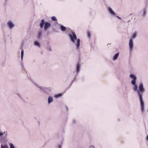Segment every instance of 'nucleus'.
<instances>
[{
    "mask_svg": "<svg viewBox=\"0 0 148 148\" xmlns=\"http://www.w3.org/2000/svg\"><path fill=\"white\" fill-rule=\"evenodd\" d=\"M42 32L40 30L38 31V38L41 37L42 35Z\"/></svg>",
    "mask_w": 148,
    "mask_h": 148,
    "instance_id": "obj_11",
    "label": "nucleus"
},
{
    "mask_svg": "<svg viewBox=\"0 0 148 148\" xmlns=\"http://www.w3.org/2000/svg\"><path fill=\"white\" fill-rule=\"evenodd\" d=\"M34 44L36 46L38 47H40V44L37 41H35L34 42Z\"/></svg>",
    "mask_w": 148,
    "mask_h": 148,
    "instance_id": "obj_12",
    "label": "nucleus"
},
{
    "mask_svg": "<svg viewBox=\"0 0 148 148\" xmlns=\"http://www.w3.org/2000/svg\"><path fill=\"white\" fill-rule=\"evenodd\" d=\"M40 88L41 89H42V90H44V88H41V87H40Z\"/></svg>",
    "mask_w": 148,
    "mask_h": 148,
    "instance_id": "obj_27",
    "label": "nucleus"
},
{
    "mask_svg": "<svg viewBox=\"0 0 148 148\" xmlns=\"http://www.w3.org/2000/svg\"><path fill=\"white\" fill-rule=\"evenodd\" d=\"M130 77L132 79L131 81V84L134 86V90L137 92L140 101L141 110L143 112V111L144 109V102L142 98V95L145 91L143 85L142 83L140 84L139 86L138 89L137 86L136 84V76L133 74H130Z\"/></svg>",
    "mask_w": 148,
    "mask_h": 148,
    "instance_id": "obj_1",
    "label": "nucleus"
},
{
    "mask_svg": "<svg viewBox=\"0 0 148 148\" xmlns=\"http://www.w3.org/2000/svg\"><path fill=\"white\" fill-rule=\"evenodd\" d=\"M8 146L6 145H1V148H8Z\"/></svg>",
    "mask_w": 148,
    "mask_h": 148,
    "instance_id": "obj_16",
    "label": "nucleus"
},
{
    "mask_svg": "<svg viewBox=\"0 0 148 148\" xmlns=\"http://www.w3.org/2000/svg\"><path fill=\"white\" fill-rule=\"evenodd\" d=\"M53 101V99L51 97L49 96L48 99V103H50Z\"/></svg>",
    "mask_w": 148,
    "mask_h": 148,
    "instance_id": "obj_9",
    "label": "nucleus"
},
{
    "mask_svg": "<svg viewBox=\"0 0 148 148\" xmlns=\"http://www.w3.org/2000/svg\"><path fill=\"white\" fill-rule=\"evenodd\" d=\"M50 25L51 24L49 23H46L44 26V29L45 30H46L50 26Z\"/></svg>",
    "mask_w": 148,
    "mask_h": 148,
    "instance_id": "obj_4",
    "label": "nucleus"
},
{
    "mask_svg": "<svg viewBox=\"0 0 148 148\" xmlns=\"http://www.w3.org/2000/svg\"><path fill=\"white\" fill-rule=\"evenodd\" d=\"M146 139H147V140H148V135H147V137H146Z\"/></svg>",
    "mask_w": 148,
    "mask_h": 148,
    "instance_id": "obj_26",
    "label": "nucleus"
},
{
    "mask_svg": "<svg viewBox=\"0 0 148 148\" xmlns=\"http://www.w3.org/2000/svg\"><path fill=\"white\" fill-rule=\"evenodd\" d=\"M108 10L110 13L112 15L115 16V13L112 10L111 8H108Z\"/></svg>",
    "mask_w": 148,
    "mask_h": 148,
    "instance_id": "obj_6",
    "label": "nucleus"
},
{
    "mask_svg": "<svg viewBox=\"0 0 148 148\" xmlns=\"http://www.w3.org/2000/svg\"><path fill=\"white\" fill-rule=\"evenodd\" d=\"M51 19L53 21H56L57 20L56 17L54 16L52 17Z\"/></svg>",
    "mask_w": 148,
    "mask_h": 148,
    "instance_id": "obj_18",
    "label": "nucleus"
},
{
    "mask_svg": "<svg viewBox=\"0 0 148 148\" xmlns=\"http://www.w3.org/2000/svg\"><path fill=\"white\" fill-rule=\"evenodd\" d=\"M129 45L130 50H132L133 49V41L132 39H130V40L129 42Z\"/></svg>",
    "mask_w": 148,
    "mask_h": 148,
    "instance_id": "obj_3",
    "label": "nucleus"
},
{
    "mask_svg": "<svg viewBox=\"0 0 148 148\" xmlns=\"http://www.w3.org/2000/svg\"><path fill=\"white\" fill-rule=\"evenodd\" d=\"M132 14H130V15H131H131H132Z\"/></svg>",
    "mask_w": 148,
    "mask_h": 148,
    "instance_id": "obj_29",
    "label": "nucleus"
},
{
    "mask_svg": "<svg viewBox=\"0 0 148 148\" xmlns=\"http://www.w3.org/2000/svg\"><path fill=\"white\" fill-rule=\"evenodd\" d=\"M119 53H117L113 57V60H116L118 58V57L119 56Z\"/></svg>",
    "mask_w": 148,
    "mask_h": 148,
    "instance_id": "obj_8",
    "label": "nucleus"
},
{
    "mask_svg": "<svg viewBox=\"0 0 148 148\" xmlns=\"http://www.w3.org/2000/svg\"><path fill=\"white\" fill-rule=\"evenodd\" d=\"M9 145L10 146V148H15L14 146L12 143H10Z\"/></svg>",
    "mask_w": 148,
    "mask_h": 148,
    "instance_id": "obj_17",
    "label": "nucleus"
},
{
    "mask_svg": "<svg viewBox=\"0 0 148 148\" xmlns=\"http://www.w3.org/2000/svg\"><path fill=\"white\" fill-rule=\"evenodd\" d=\"M60 29L63 31H64L66 30V28L63 25H61L60 26Z\"/></svg>",
    "mask_w": 148,
    "mask_h": 148,
    "instance_id": "obj_14",
    "label": "nucleus"
},
{
    "mask_svg": "<svg viewBox=\"0 0 148 148\" xmlns=\"http://www.w3.org/2000/svg\"><path fill=\"white\" fill-rule=\"evenodd\" d=\"M56 97H59L60 96V95H56Z\"/></svg>",
    "mask_w": 148,
    "mask_h": 148,
    "instance_id": "obj_23",
    "label": "nucleus"
},
{
    "mask_svg": "<svg viewBox=\"0 0 148 148\" xmlns=\"http://www.w3.org/2000/svg\"><path fill=\"white\" fill-rule=\"evenodd\" d=\"M80 40L79 39H78L77 41V44L76 46H77V49H78L80 45Z\"/></svg>",
    "mask_w": 148,
    "mask_h": 148,
    "instance_id": "obj_13",
    "label": "nucleus"
},
{
    "mask_svg": "<svg viewBox=\"0 0 148 148\" xmlns=\"http://www.w3.org/2000/svg\"><path fill=\"white\" fill-rule=\"evenodd\" d=\"M3 134L2 133L0 132V136H2Z\"/></svg>",
    "mask_w": 148,
    "mask_h": 148,
    "instance_id": "obj_25",
    "label": "nucleus"
},
{
    "mask_svg": "<svg viewBox=\"0 0 148 148\" xmlns=\"http://www.w3.org/2000/svg\"><path fill=\"white\" fill-rule=\"evenodd\" d=\"M87 35L88 37H90V33L89 32H87Z\"/></svg>",
    "mask_w": 148,
    "mask_h": 148,
    "instance_id": "obj_21",
    "label": "nucleus"
},
{
    "mask_svg": "<svg viewBox=\"0 0 148 148\" xmlns=\"http://www.w3.org/2000/svg\"><path fill=\"white\" fill-rule=\"evenodd\" d=\"M66 108L67 109V110H68V108L67 106H66Z\"/></svg>",
    "mask_w": 148,
    "mask_h": 148,
    "instance_id": "obj_28",
    "label": "nucleus"
},
{
    "mask_svg": "<svg viewBox=\"0 0 148 148\" xmlns=\"http://www.w3.org/2000/svg\"><path fill=\"white\" fill-rule=\"evenodd\" d=\"M8 25L10 29H12L14 26V24L11 21L8 22Z\"/></svg>",
    "mask_w": 148,
    "mask_h": 148,
    "instance_id": "obj_5",
    "label": "nucleus"
},
{
    "mask_svg": "<svg viewBox=\"0 0 148 148\" xmlns=\"http://www.w3.org/2000/svg\"><path fill=\"white\" fill-rule=\"evenodd\" d=\"M58 148H61V145H58Z\"/></svg>",
    "mask_w": 148,
    "mask_h": 148,
    "instance_id": "obj_24",
    "label": "nucleus"
},
{
    "mask_svg": "<svg viewBox=\"0 0 148 148\" xmlns=\"http://www.w3.org/2000/svg\"><path fill=\"white\" fill-rule=\"evenodd\" d=\"M72 35H70V38L71 41L73 43L75 42V40L77 39V36L74 32H72Z\"/></svg>",
    "mask_w": 148,
    "mask_h": 148,
    "instance_id": "obj_2",
    "label": "nucleus"
},
{
    "mask_svg": "<svg viewBox=\"0 0 148 148\" xmlns=\"http://www.w3.org/2000/svg\"><path fill=\"white\" fill-rule=\"evenodd\" d=\"M24 54V51L22 49L21 51V59H22L23 58Z\"/></svg>",
    "mask_w": 148,
    "mask_h": 148,
    "instance_id": "obj_15",
    "label": "nucleus"
},
{
    "mask_svg": "<svg viewBox=\"0 0 148 148\" xmlns=\"http://www.w3.org/2000/svg\"><path fill=\"white\" fill-rule=\"evenodd\" d=\"M146 9H144L143 10V15L144 16H145V14H146Z\"/></svg>",
    "mask_w": 148,
    "mask_h": 148,
    "instance_id": "obj_19",
    "label": "nucleus"
},
{
    "mask_svg": "<svg viewBox=\"0 0 148 148\" xmlns=\"http://www.w3.org/2000/svg\"><path fill=\"white\" fill-rule=\"evenodd\" d=\"M45 24V20L44 19H42L41 21V22L40 23V26L41 28H42L43 27Z\"/></svg>",
    "mask_w": 148,
    "mask_h": 148,
    "instance_id": "obj_7",
    "label": "nucleus"
},
{
    "mask_svg": "<svg viewBox=\"0 0 148 148\" xmlns=\"http://www.w3.org/2000/svg\"><path fill=\"white\" fill-rule=\"evenodd\" d=\"M136 33H134L132 36V38H134L136 37Z\"/></svg>",
    "mask_w": 148,
    "mask_h": 148,
    "instance_id": "obj_20",
    "label": "nucleus"
},
{
    "mask_svg": "<svg viewBox=\"0 0 148 148\" xmlns=\"http://www.w3.org/2000/svg\"><path fill=\"white\" fill-rule=\"evenodd\" d=\"M5 133V132H4L3 133Z\"/></svg>",
    "mask_w": 148,
    "mask_h": 148,
    "instance_id": "obj_30",
    "label": "nucleus"
},
{
    "mask_svg": "<svg viewBox=\"0 0 148 148\" xmlns=\"http://www.w3.org/2000/svg\"><path fill=\"white\" fill-rule=\"evenodd\" d=\"M80 66L79 63H78L77 64L76 66V71L77 72V73L79 71Z\"/></svg>",
    "mask_w": 148,
    "mask_h": 148,
    "instance_id": "obj_10",
    "label": "nucleus"
},
{
    "mask_svg": "<svg viewBox=\"0 0 148 148\" xmlns=\"http://www.w3.org/2000/svg\"><path fill=\"white\" fill-rule=\"evenodd\" d=\"M115 16L117 18L119 19H121V18L119 16H115Z\"/></svg>",
    "mask_w": 148,
    "mask_h": 148,
    "instance_id": "obj_22",
    "label": "nucleus"
}]
</instances>
